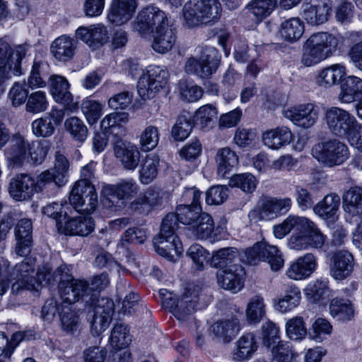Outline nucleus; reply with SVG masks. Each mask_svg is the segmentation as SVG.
I'll use <instances>...</instances> for the list:
<instances>
[{"instance_id": "nucleus-3", "label": "nucleus", "mask_w": 362, "mask_h": 362, "mask_svg": "<svg viewBox=\"0 0 362 362\" xmlns=\"http://www.w3.org/2000/svg\"><path fill=\"white\" fill-rule=\"evenodd\" d=\"M342 42V36L328 32H319L311 35L303 45L302 64L306 66H312L331 57Z\"/></svg>"}, {"instance_id": "nucleus-15", "label": "nucleus", "mask_w": 362, "mask_h": 362, "mask_svg": "<svg viewBox=\"0 0 362 362\" xmlns=\"http://www.w3.org/2000/svg\"><path fill=\"white\" fill-rule=\"evenodd\" d=\"M139 186L132 178L121 180L115 185L105 184L103 186L101 195L108 202V206L116 205L120 200H129L139 191Z\"/></svg>"}, {"instance_id": "nucleus-56", "label": "nucleus", "mask_w": 362, "mask_h": 362, "mask_svg": "<svg viewBox=\"0 0 362 362\" xmlns=\"http://www.w3.org/2000/svg\"><path fill=\"white\" fill-rule=\"evenodd\" d=\"M66 130L72 138L80 142H83L88 136V128L84 122L76 117H71L64 122Z\"/></svg>"}, {"instance_id": "nucleus-21", "label": "nucleus", "mask_w": 362, "mask_h": 362, "mask_svg": "<svg viewBox=\"0 0 362 362\" xmlns=\"http://www.w3.org/2000/svg\"><path fill=\"white\" fill-rule=\"evenodd\" d=\"M136 8V0H112L107 20L115 25H124L132 19Z\"/></svg>"}, {"instance_id": "nucleus-36", "label": "nucleus", "mask_w": 362, "mask_h": 362, "mask_svg": "<svg viewBox=\"0 0 362 362\" xmlns=\"http://www.w3.org/2000/svg\"><path fill=\"white\" fill-rule=\"evenodd\" d=\"M69 167V163L67 158L59 152H57L55 155V161L54 168L47 170L42 173H47L49 179L47 185L54 183L57 187H62L67 182V174Z\"/></svg>"}, {"instance_id": "nucleus-23", "label": "nucleus", "mask_w": 362, "mask_h": 362, "mask_svg": "<svg viewBox=\"0 0 362 362\" xmlns=\"http://www.w3.org/2000/svg\"><path fill=\"white\" fill-rule=\"evenodd\" d=\"M317 260L312 253H307L292 262L286 275L292 280L300 281L309 278L317 268Z\"/></svg>"}, {"instance_id": "nucleus-35", "label": "nucleus", "mask_w": 362, "mask_h": 362, "mask_svg": "<svg viewBox=\"0 0 362 362\" xmlns=\"http://www.w3.org/2000/svg\"><path fill=\"white\" fill-rule=\"evenodd\" d=\"M94 227V221L91 217L80 216L67 220L62 228V233L66 235L87 236Z\"/></svg>"}, {"instance_id": "nucleus-18", "label": "nucleus", "mask_w": 362, "mask_h": 362, "mask_svg": "<svg viewBox=\"0 0 362 362\" xmlns=\"http://www.w3.org/2000/svg\"><path fill=\"white\" fill-rule=\"evenodd\" d=\"M284 115L294 124L308 129L316 123L319 117V107L313 103L300 104L286 110Z\"/></svg>"}, {"instance_id": "nucleus-6", "label": "nucleus", "mask_w": 362, "mask_h": 362, "mask_svg": "<svg viewBox=\"0 0 362 362\" xmlns=\"http://www.w3.org/2000/svg\"><path fill=\"white\" fill-rule=\"evenodd\" d=\"M222 14L219 0H189L183 7L185 24L192 28L202 23H214Z\"/></svg>"}, {"instance_id": "nucleus-14", "label": "nucleus", "mask_w": 362, "mask_h": 362, "mask_svg": "<svg viewBox=\"0 0 362 362\" xmlns=\"http://www.w3.org/2000/svg\"><path fill=\"white\" fill-rule=\"evenodd\" d=\"M325 121L333 134L346 139L358 127V122L351 113L338 107H332L326 111Z\"/></svg>"}, {"instance_id": "nucleus-7", "label": "nucleus", "mask_w": 362, "mask_h": 362, "mask_svg": "<svg viewBox=\"0 0 362 362\" xmlns=\"http://www.w3.org/2000/svg\"><path fill=\"white\" fill-rule=\"evenodd\" d=\"M47 173H40L36 177L28 173H20L13 177L9 183L8 192L16 201L29 199L35 193H39L48 185Z\"/></svg>"}, {"instance_id": "nucleus-61", "label": "nucleus", "mask_w": 362, "mask_h": 362, "mask_svg": "<svg viewBox=\"0 0 362 362\" xmlns=\"http://www.w3.org/2000/svg\"><path fill=\"white\" fill-rule=\"evenodd\" d=\"M230 185L246 193H252L257 187V180L251 173L238 174L230 178Z\"/></svg>"}, {"instance_id": "nucleus-32", "label": "nucleus", "mask_w": 362, "mask_h": 362, "mask_svg": "<svg viewBox=\"0 0 362 362\" xmlns=\"http://www.w3.org/2000/svg\"><path fill=\"white\" fill-rule=\"evenodd\" d=\"M163 194L159 189L149 187L132 202V209L140 213H148L153 208L162 204Z\"/></svg>"}, {"instance_id": "nucleus-47", "label": "nucleus", "mask_w": 362, "mask_h": 362, "mask_svg": "<svg viewBox=\"0 0 362 362\" xmlns=\"http://www.w3.org/2000/svg\"><path fill=\"white\" fill-rule=\"evenodd\" d=\"M158 10V7L150 5L140 11L136 21L134 23V30L142 35L152 33V23L154 18V13Z\"/></svg>"}, {"instance_id": "nucleus-9", "label": "nucleus", "mask_w": 362, "mask_h": 362, "mask_svg": "<svg viewBox=\"0 0 362 362\" xmlns=\"http://www.w3.org/2000/svg\"><path fill=\"white\" fill-rule=\"evenodd\" d=\"M221 55L218 50L211 46L202 47L199 59L192 57L187 59L185 71L202 78H206L214 74L220 64Z\"/></svg>"}, {"instance_id": "nucleus-2", "label": "nucleus", "mask_w": 362, "mask_h": 362, "mask_svg": "<svg viewBox=\"0 0 362 362\" xmlns=\"http://www.w3.org/2000/svg\"><path fill=\"white\" fill-rule=\"evenodd\" d=\"M35 263L34 259L25 258L21 263L16 264L11 271L8 269L6 280H9L10 284L15 281L11 286L13 293L17 294L23 289L38 291L43 284H50L55 281V274L47 264L39 268L37 276L34 277Z\"/></svg>"}, {"instance_id": "nucleus-30", "label": "nucleus", "mask_w": 362, "mask_h": 362, "mask_svg": "<svg viewBox=\"0 0 362 362\" xmlns=\"http://www.w3.org/2000/svg\"><path fill=\"white\" fill-rule=\"evenodd\" d=\"M300 300L301 292L299 288L292 284H287L284 293L273 300L274 307L279 313H286L297 308Z\"/></svg>"}, {"instance_id": "nucleus-59", "label": "nucleus", "mask_w": 362, "mask_h": 362, "mask_svg": "<svg viewBox=\"0 0 362 362\" xmlns=\"http://www.w3.org/2000/svg\"><path fill=\"white\" fill-rule=\"evenodd\" d=\"M103 105L90 98H86L81 103V110L89 124L97 122L102 115Z\"/></svg>"}, {"instance_id": "nucleus-51", "label": "nucleus", "mask_w": 362, "mask_h": 362, "mask_svg": "<svg viewBox=\"0 0 362 362\" xmlns=\"http://www.w3.org/2000/svg\"><path fill=\"white\" fill-rule=\"evenodd\" d=\"M305 294L312 303H317L329 296L328 281L317 279L310 282L305 287Z\"/></svg>"}, {"instance_id": "nucleus-17", "label": "nucleus", "mask_w": 362, "mask_h": 362, "mask_svg": "<svg viewBox=\"0 0 362 362\" xmlns=\"http://www.w3.org/2000/svg\"><path fill=\"white\" fill-rule=\"evenodd\" d=\"M301 0H252L246 7L247 13L256 23L269 16L275 7L288 10L297 6Z\"/></svg>"}, {"instance_id": "nucleus-54", "label": "nucleus", "mask_w": 362, "mask_h": 362, "mask_svg": "<svg viewBox=\"0 0 362 362\" xmlns=\"http://www.w3.org/2000/svg\"><path fill=\"white\" fill-rule=\"evenodd\" d=\"M265 315V304L262 297L252 298L247 306L246 317L250 323H258Z\"/></svg>"}, {"instance_id": "nucleus-45", "label": "nucleus", "mask_w": 362, "mask_h": 362, "mask_svg": "<svg viewBox=\"0 0 362 362\" xmlns=\"http://www.w3.org/2000/svg\"><path fill=\"white\" fill-rule=\"evenodd\" d=\"M176 40L175 29L173 27L155 32L153 49L159 53L171 49Z\"/></svg>"}, {"instance_id": "nucleus-44", "label": "nucleus", "mask_w": 362, "mask_h": 362, "mask_svg": "<svg viewBox=\"0 0 362 362\" xmlns=\"http://www.w3.org/2000/svg\"><path fill=\"white\" fill-rule=\"evenodd\" d=\"M280 34L286 41L293 42L298 40L304 33L303 22L298 18H291L281 23Z\"/></svg>"}, {"instance_id": "nucleus-4", "label": "nucleus", "mask_w": 362, "mask_h": 362, "mask_svg": "<svg viewBox=\"0 0 362 362\" xmlns=\"http://www.w3.org/2000/svg\"><path fill=\"white\" fill-rule=\"evenodd\" d=\"M209 300V298L202 293L200 286L190 285L180 298H163V305L178 320L187 321L190 320L195 310L205 308Z\"/></svg>"}, {"instance_id": "nucleus-37", "label": "nucleus", "mask_w": 362, "mask_h": 362, "mask_svg": "<svg viewBox=\"0 0 362 362\" xmlns=\"http://www.w3.org/2000/svg\"><path fill=\"white\" fill-rule=\"evenodd\" d=\"M339 204V196L336 194H329L313 206V211L322 219L334 221L337 218V214Z\"/></svg>"}, {"instance_id": "nucleus-28", "label": "nucleus", "mask_w": 362, "mask_h": 362, "mask_svg": "<svg viewBox=\"0 0 362 362\" xmlns=\"http://www.w3.org/2000/svg\"><path fill=\"white\" fill-rule=\"evenodd\" d=\"M354 265V257L349 252L338 251L331 259L330 274L335 279H344L353 272Z\"/></svg>"}, {"instance_id": "nucleus-55", "label": "nucleus", "mask_w": 362, "mask_h": 362, "mask_svg": "<svg viewBox=\"0 0 362 362\" xmlns=\"http://www.w3.org/2000/svg\"><path fill=\"white\" fill-rule=\"evenodd\" d=\"M48 105L46 93L43 90H37L29 95L25 108L27 112L37 114L45 112L47 109Z\"/></svg>"}, {"instance_id": "nucleus-25", "label": "nucleus", "mask_w": 362, "mask_h": 362, "mask_svg": "<svg viewBox=\"0 0 362 362\" xmlns=\"http://www.w3.org/2000/svg\"><path fill=\"white\" fill-rule=\"evenodd\" d=\"M78 39L83 41L92 49H98L108 40V32L102 24H95L89 27H79L76 31Z\"/></svg>"}, {"instance_id": "nucleus-43", "label": "nucleus", "mask_w": 362, "mask_h": 362, "mask_svg": "<svg viewBox=\"0 0 362 362\" xmlns=\"http://www.w3.org/2000/svg\"><path fill=\"white\" fill-rule=\"evenodd\" d=\"M344 210L351 216L362 212V187L354 186L346 190L342 196Z\"/></svg>"}, {"instance_id": "nucleus-34", "label": "nucleus", "mask_w": 362, "mask_h": 362, "mask_svg": "<svg viewBox=\"0 0 362 362\" xmlns=\"http://www.w3.org/2000/svg\"><path fill=\"white\" fill-rule=\"evenodd\" d=\"M76 41L66 35L55 39L50 47V51L54 58L60 62H68L75 54Z\"/></svg>"}, {"instance_id": "nucleus-63", "label": "nucleus", "mask_w": 362, "mask_h": 362, "mask_svg": "<svg viewBox=\"0 0 362 362\" xmlns=\"http://www.w3.org/2000/svg\"><path fill=\"white\" fill-rule=\"evenodd\" d=\"M60 320L63 330L67 333L74 332L78 325V316L72 310L71 307L62 304Z\"/></svg>"}, {"instance_id": "nucleus-31", "label": "nucleus", "mask_w": 362, "mask_h": 362, "mask_svg": "<svg viewBox=\"0 0 362 362\" xmlns=\"http://www.w3.org/2000/svg\"><path fill=\"white\" fill-rule=\"evenodd\" d=\"M346 67L344 64H334L321 69L316 76L317 83L323 88H331L341 83L346 75Z\"/></svg>"}, {"instance_id": "nucleus-52", "label": "nucleus", "mask_w": 362, "mask_h": 362, "mask_svg": "<svg viewBox=\"0 0 362 362\" xmlns=\"http://www.w3.org/2000/svg\"><path fill=\"white\" fill-rule=\"evenodd\" d=\"M193 122L190 117L185 115L179 116L172 127L171 136L177 141L185 140L193 129Z\"/></svg>"}, {"instance_id": "nucleus-60", "label": "nucleus", "mask_w": 362, "mask_h": 362, "mask_svg": "<svg viewBox=\"0 0 362 362\" xmlns=\"http://www.w3.org/2000/svg\"><path fill=\"white\" fill-rule=\"evenodd\" d=\"M159 139L158 129L155 126L149 125L141 132L139 143L144 151H149L157 146Z\"/></svg>"}, {"instance_id": "nucleus-26", "label": "nucleus", "mask_w": 362, "mask_h": 362, "mask_svg": "<svg viewBox=\"0 0 362 362\" xmlns=\"http://www.w3.org/2000/svg\"><path fill=\"white\" fill-rule=\"evenodd\" d=\"M33 223L29 218L19 220L15 228L16 245L15 252L18 256L28 255L32 250Z\"/></svg>"}, {"instance_id": "nucleus-20", "label": "nucleus", "mask_w": 362, "mask_h": 362, "mask_svg": "<svg viewBox=\"0 0 362 362\" xmlns=\"http://www.w3.org/2000/svg\"><path fill=\"white\" fill-rule=\"evenodd\" d=\"M244 276V269L238 264L230 265L216 274L218 286L233 293H238L243 288Z\"/></svg>"}, {"instance_id": "nucleus-38", "label": "nucleus", "mask_w": 362, "mask_h": 362, "mask_svg": "<svg viewBox=\"0 0 362 362\" xmlns=\"http://www.w3.org/2000/svg\"><path fill=\"white\" fill-rule=\"evenodd\" d=\"M50 92L56 102L69 105L73 96L69 91V83L66 78L59 75L49 77Z\"/></svg>"}, {"instance_id": "nucleus-29", "label": "nucleus", "mask_w": 362, "mask_h": 362, "mask_svg": "<svg viewBox=\"0 0 362 362\" xmlns=\"http://www.w3.org/2000/svg\"><path fill=\"white\" fill-rule=\"evenodd\" d=\"M362 97V79L350 75L345 76L340 83L338 100L344 104H351Z\"/></svg>"}, {"instance_id": "nucleus-5", "label": "nucleus", "mask_w": 362, "mask_h": 362, "mask_svg": "<svg viewBox=\"0 0 362 362\" xmlns=\"http://www.w3.org/2000/svg\"><path fill=\"white\" fill-rule=\"evenodd\" d=\"M292 230L305 233L309 248H322L326 243L327 236L311 220L295 215H289L281 223L273 226V233L276 238L282 239Z\"/></svg>"}, {"instance_id": "nucleus-49", "label": "nucleus", "mask_w": 362, "mask_h": 362, "mask_svg": "<svg viewBox=\"0 0 362 362\" xmlns=\"http://www.w3.org/2000/svg\"><path fill=\"white\" fill-rule=\"evenodd\" d=\"M347 40L351 44L348 56L354 66L362 71V33H350L347 36Z\"/></svg>"}, {"instance_id": "nucleus-16", "label": "nucleus", "mask_w": 362, "mask_h": 362, "mask_svg": "<svg viewBox=\"0 0 362 362\" xmlns=\"http://www.w3.org/2000/svg\"><path fill=\"white\" fill-rule=\"evenodd\" d=\"M59 290L64 305L71 306V304L90 296L88 281L74 279L71 276H67L66 279H61Z\"/></svg>"}, {"instance_id": "nucleus-27", "label": "nucleus", "mask_w": 362, "mask_h": 362, "mask_svg": "<svg viewBox=\"0 0 362 362\" xmlns=\"http://www.w3.org/2000/svg\"><path fill=\"white\" fill-rule=\"evenodd\" d=\"M115 154L126 170H135L140 161L141 153L135 144L119 139L115 141Z\"/></svg>"}, {"instance_id": "nucleus-24", "label": "nucleus", "mask_w": 362, "mask_h": 362, "mask_svg": "<svg viewBox=\"0 0 362 362\" xmlns=\"http://www.w3.org/2000/svg\"><path fill=\"white\" fill-rule=\"evenodd\" d=\"M8 145L4 154L8 161L13 166L20 167L28 158L30 143L20 134H14L10 137Z\"/></svg>"}, {"instance_id": "nucleus-41", "label": "nucleus", "mask_w": 362, "mask_h": 362, "mask_svg": "<svg viewBox=\"0 0 362 362\" xmlns=\"http://www.w3.org/2000/svg\"><path fill=\"white\" fill-rule=\"evenodd\" d=\"M217 173L218 176L225 178L238 163V156L235 151L228 147L218 150L216 155Z\"/></svg>"}, {"instance_id": "nucleus-42", "label": "nucleus", "mask_w": 362, "mask_h": 362, "mask_svg": "<svg viewBox=\"0 0 362 362\" xmlns=\"http://www.w3.org/2000/svg\"><path fill=\"white\" fill-rule=\"evenodd\" d=\"M236 346L237 348L233 354L234 361H243L250 359L257 349L255 335L252 333L243 334L237 341Z\"/></svg>"}, {"instance_id": "nucleus-10", "label": "nucleus", "mask_w": 362, "mask_h": 362, "mask_svg": "<svg viewBox=\"0 0 362 362\" xmlns=\"http://www.w3.org/2000/svg\"><path fill=\"white\" fill-rule=\"evenodd\" d=\"M292 206L289 197H265L259 201L248 214L250 221L257 223L262 220H272L288 212Z\"/></svg>"}, {"instance_id": "nucleus-11", "label": "nucleus", "mask_w": 362, "mask_h": 362, "mask_svg": "<svg viewBox=\"0 0 362 362\" xmlns=\"http://www.w3.org/2000/svg\"><path fill=\"white\" fill-rule=\"evenodd\" d=\"M243 262L248 264H257L260 261H267L272 270L277 272L284 265L281 252L276 246L260 242L245 251Z\"/></svg>"}, {"instance_id": "nucleus-64", "label": "nucleus", "mask_w": 362, "mask_h": 362, "mask_svg": "<svg viewBox=\"0 0 362 362\" xmlns=\"http://www.w3.org/2000/svg\"><path fill=\"white\" fill-rule=\"evenodd\" d=\"M187 255L192 259L197 270L204 269L209 258V253L198 244L191 245L187 250Z\"/></svg>"}, {"instance_id": "nucleus-48", "label": "nucleus", "mask_w": 362, "mask_h": 362, "mask_svg": "<svg viewBox=\"0 0 362 362\" xmlns=\"http://www.w3.org/2000/svg\"><path fill=\"white\" fill-rule=\"evenodd\" d=\"M131 341L132 336L129 334V330L127 325L119 323L113 327L109 343L114 349H124Z\"/></svg>"}, {"instance_id": "nucleus-53", "label": "nucleus", "mask_w": 362, "mask_h": 362, "mask_svg": "<svg viewBox=\"0 0 362 362\" xmlns=\"http://www.w3.org/2000/svg\"><path fill=\"white\" fill-rule=\"evenodd\" d=\"M159 161L158 156L156 155L146 158L139 170V179L142 184L148 185L156 177Z\"/></svg>"}, {"instance_id": "nucleus-46", "label": "nucleus", "mask_w": 362, "mask_h": 362, "mask_svg": "<svg viewBox=\"0 0 362 362\" xmlns=\"http://www.w3.org/2000/svg\"><path fill=\"white\" fill-rule=\"evenodd\" d=\"M189 230L197 239H206L211 236L214 230V223L212 217L207 213L203 212L195 223L189 226Z\"/></svg>"}, {"instance_id": "nucleus-57", "label": "nucleus", "mask_w": 362, "mask_h": 362, "mask_svg": "<svg viewBox=\"0 0 362 362\" xmlns=\"http://www.w3.org/2000/svg\"><path fill=\"white\" fill-rule=\"evenodd\" d=\"M238 252L235 247L221 248L213 253L211 264L214 267H223L238 258Z\"/></svg>"}, {"instance_id": "nucleus-39", "label": "nucleus", "mask_w": 362, "mask_h": 362, "mask_svg": "<svg viewBox=\"0 0 362 362\" xmlns=\"http://www.w3.org/2000/svg\"><path fill=\"white\" fill-rule=\"evenodd\" d=\"M241 329L239 319L237 316H231L214 323L211 330L214 334L225 342L230 341Z\"/></svg>"}, {"instance_id": "nucleus-62", "label": "nucleus", "mask_w": 362, "mask_h": 362, "mask_svg": "<svg viewBox=\"0 0 362 362\" xmlns=\"http://www.w3.org/2000/svg\"><path fill=\"white\" fill-rule=\"evenodd\" d=\"M286 332L288 337L292 340L302 339L307 334L303 317L296 316L288 320Z\"/></svg>"}, {"instance_id": "nucleus-8", "label": "nucleus", "mask_w": 362, "mask_h": 362, "mask_svg": "<svg viewBox=\"0 0 362 362\" xmlns=\"http://www.w3.org/2000/svg\"><path fill=\"white\" fill-rule=\"evenodd\" d=\"M64 202L71 206L68 207L71 216L82 212L89 214L98 206V194L93 185H87L85 181H77L70 192L69 201Z\"/></svg>"}, {"instance_id": "nucleus-33", "label": "nucleus", "mask_w": 362, "mask_h": 362, "mask_svg": "<svg viewBox=\"0 0 362 362\" xmlns=\"http://www.w3.org/2000/svg\"><path fill=\"white\" fill-rule=\"evenodd\" d=\"M293 140L291 131L286 127H276L263 133L262 141L264 146L273 150L281 149L288 145Z\"/></svg>"}, {"instance_id": "nucleus-13", "label": "nucleus", "mask_w": 362, "mask_h": 362, "mask_svg": "<svg viewBox=\"0 0 362 362\" xmlns=\"http://www.w3.org/2000/svg\"><path fill=\"white\" fill-rule=\"evenodd\" d=\"M312 155L318 161L332 167L342 164L349 158L347 146L337 139L319 143L312 148Z\"/></svg>"}, {"instance_id": "nucleus-58", "label": "nucleus", "mask_w": 362, "mask_h": 362, "mask_svg": "<svg viewBox=\"0 0 362 362\" xmlns=\"http://www.w3.org/2000/svg\"><path fill=\"white\" fill-rule=\"evenodd\" d=\"M68 207L69 206H66L64 202L61 203L53 202L43 207L42 212L48 217L54 219L57 226H59L62 223V221L71 216Z\"/></svg>"}, {"instance_id": "nucleus-12", "label": "nucleus", "mask_w": 362, "mask_h": 362, "mask_svg": "<svg viewBox=\"0 0 362 362\" xmlns=\"http://www.w3.org/2000/svg\"><path fill=\"white\" fill-rule=\"evenodd\" d=\"M168 71L159 66H148L140 76L137 91L143 100L153 98L168 82Z\"/></svg>"}, {"instance_id": "nucleus-40", "label": "nucleus", "mask_w": 362, "mask_h": 362, "mask_svg": "<svg viewBox=\"0 0 362 362\" xmlns=\"http://www.w3.org/2000/svg\"><path fill=\"white\" fill-rule=\"evenodd\" d=\"M329 313L337 321L351 320L355 314V308L351 301L343 298H334L329 303Z\"/></svg>"}, {"instance_id": "nucleus-50", "label": "nucleus", "mask_w": 362, "mask_h": 362, "mask_svg": "<svg viewBox=\"0 0 362 362\" xmlns=\"http://www.w3.org/2000/svg\"><path fill=\"white\" fill-rule=\"evenodd\" d=\"M129 121V114L127 112H112L106 115L100 122L101 129L109 134H115V129H118L122 133L124 131L123 124Z\"/></svg>"}, {"instance_id": "nucleus-19", "label": "nucleus", "mask_w": 362, "mask_h": 362, "mask_svg": "<svg viewBox=\"0 0 362 362\" xmlns=\"http://www.w3.org/2000/svg\"><path fill=\"white\" fill-rule=\"evenodd\" d=\"M114 313V303L108 298H101L94 308L90 320V329L93 335L98 336L110 325Z\"/></svg>"}, {"instance_id": "nucleus-1", "label": "nucleus", "mask_w": 362, "mask_h": 362, "mask_svg": "<svg viewBox=\"0 0 362 362\" xmlns=\"http://www.w3.org/2000/svg\"><path fill=\"white\" fill-rule=\"evenodd\" d=\"M201 194L196 188L186 190L182 197L190 204L179 205L175 213H169L163 219L160 233L154 239L155 249L160 256L173 260L175 255L182 254V245L175 233L178 221L187 226L188 229L195 223L203 213L200 206Z\"/></svg>"}, {"instance_id": "nucleus-22", "label": "nucleus", "mask_w": 362, "mask_h": 362, "mask_svg": "<svg viewBox=\"0 0 362 362\" xmlns=\"http://www.w3.org/2000/svg\"><path fill=\"white\" fill-rule=\"evenodd\" d=\"M331 8L329 0H312L302 5L303 17L310 25H320L328 20Z\"/></svg>"}]
</instances>
